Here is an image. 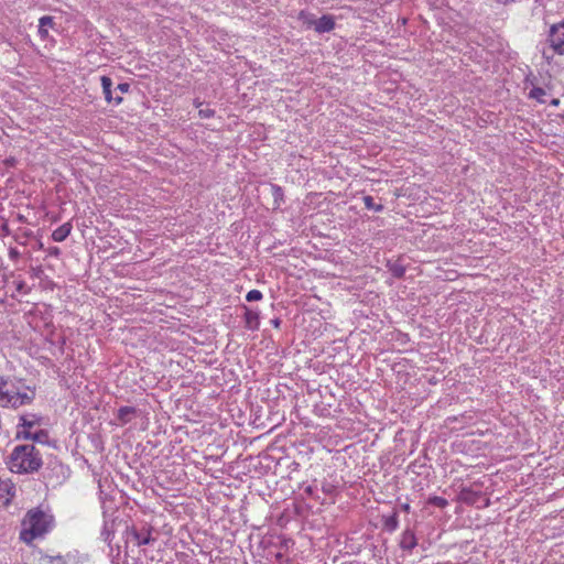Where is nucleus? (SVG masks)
<instances>
[{"instance_id": "obj_1", "label": "nucleus", "mask_w": 564, "mask_h": 564, "mask_svg": "<svg viewBox=\"0 0 564 564\" xmlns=\"http://www.w3.org/2000/svg\"><path fill=\"white\" fill-rule=\"evenodd\" d=\"M8 467L15 474H33L42 467V455L33 444L18 445L9 456Z\"/></svg>"}, {"instance_id": "obj_2", "label": "nucleus", "mask_w": 564, "mask_h": 564, "mask_svg": "<svg viewBox=\"0 0 564 564\" xmlns=\"http://www.w3.org/2000/svg\"><path fill=\"white\" fill-rule=\"evenodd\" d=\"M52 518L40 509L29 510L22 520L20 539L31 544L36 538L48 532Z\"/></svg>"}, {"instance_id": "obj_3", "label": "nucleus", "mask_w": 564, "mask_h": 564, "mask_svg": "<svg viewBox=\"0 0 564 564\" xmlns=\"http://www.w3.org/2000/svg\"><path fill=\"white\" fill-rule=\"evenodd\" d=\"M33 399L34 392L29 394L25 392H19L18 390L9 387L0 398V406L18 409L24 404L32 403Z\"/></svg>"}, {"instance_id": "obj_4", "label": "nucleus", "mask_w": 564, "mask_h": 564, "mask_svg": "<svg viewBox=\"0 0 564 564\" xmlns=\"http://www.w3.org/2000/svg\"><path fill=\"white\" fill-rule=\"evenodd\" d=\"M549 42L555 53L564 55V30H560L558 26H551Z\"/></svg>"}, {"instance_id": "obj_5", "label": "nucleus", "mask_w": 564, "mask_h": 564, "mask_svg": "<svg viewBox=\"0 0 564 564\" xmlns=\"http://www.w3.org/2000/svg\"><path fill=\"white\" fill-rule=\"evenodd\" d=\"M482 494L480 491H474L470 488L463 487L458 494V501L468 506H478Z\"/></svg>"}, {"instance_id": "obj_6", "label": "nucleus", "mask_w": 564, "mask_h": 564, "mask_svg": "<svg viewBox=\"0 0 564 564\" xmlns=\"http://www.w3.org/2000/svg\"><path fill=\"white\" fill-rule=\"evenodd\" d=\"M100 82L106 101L109 104L113 102L115 105H120L122 102V97L112 96V79L108 76H101Z\"/></svg>"}, {"instance_id": "obj_7", "label": "nucleus", "mask_w": 564, "mask_h": 564, "mask_svg": "<svg viewBox=\"0 0 564 564\" xmlns=\"http://www.w3.org/2000/svg\"><path fill=\"white\" fill-rule=\"evenodd\" d=\"M335 19L330 14H324L316 20L315 31L319 34L328 33L335 29Z\"/></svg>"}, {"instance_id": "obj_8", "label": "nucleus", "mask_w": 564, "mask_h": 564, "mask_svg": "<svg viewBox=\"0 0 564 564\" xmlns=\"http://www.w3.org/2000/svg\"><path fill=\"white\" fill-rule=\"evenodd\" d=\"M399 545L402 550L411 552L417 545V539L414 531L411 529L404 530Z\"/></svg>"}, {"instance_id": "obj_9", "label": "nucleus", "mask_w": 564, "mask_h": 564, "mask_svg": "<svg viewBox=\"0 0 564 564\" xmlns=\"http://www.w3.org/2000/svg\"><path fill=\"white\" fill-rule=\"evenodd\" d=\"M245 310V326L248 329L254 330L259 328V313L243 306Z\"/></svg>"}, {"instance_id": "obj_10", "label": "nucleus", "mask_w": 564, "mask_h": 564, "mask_svg": "<svg viewBox=\"0 0 564 564\" xmlns=\"http://www.w3.org/2000/svg\"><path fill=\"white\" fill-rule=\"evenodd\" d=\"M72 229L70 223H64L53 231L52 239L56 242H62L70 235Z\"/></svg>"}, {"instance_id": "obj_11", "label": "nucleus", "mask_w": 564, "mask_h": 564, "mask_svg": "<svg viewBox=\"0 0 564 564\" xmlns=\"http://www.w3.org/2000/svg\"><path fill=\"white\" fill-rule=\"evenodd\" d=\"M297 20L302 23V25L306 30H310V29L315 30L317 19L315 18V15L313 13L302 10L299 12Z\"/></svg>"}, {"instance_id": "obj_12", "label": "nucleus", "mask_w": 564, "mask_h": 564, "mask_svg": "<svg viewBox=\"0 0 564 564\" xmlns=\"http://www.w3.org/2000/svg\"><path fill=\"white\" fill-rule=\"evenodd\" d=\"M55 22L53 17L44 15L39 20V35L41 39H46L48 36L47 28H54Z\"/></svg>"}, {"instance_id": "obj_13", "label": "nucleus", "mask_w": 564, "mask_h": 564, "mask_svg": "<svg viewBox=\"0 0 564 564\" xmlns=\"http://www.w3.org/2000/svg\"><path fill=\"white\" fill-rule=\"evenodd\" d=\"M271 195L273 197V209L280 208L282 203L284 202V192L282 187L278 184H270Z\"/></svg>"}, {"instance_id": "obj_14", "label": "nucleus", "mask_w": 564, "mask_h": 564, "mask_svg": "<svg viewBox=\"0 0 564 564\" xmlns=\"http://www.w3.org/2000/svg\"><path fill=\"white\" fill-rule=\"evenodd\" d=\"M135 413L137 409L133 406H121L117 412V419L121 424H127L132 420Z\"/></svg>"}, {"instance_id": "obj_15", "label": "nucleus", "mask_w": 564, "mask_h": 564, "mask_svg": "<svg viewBox=\"0 0 564 564\" xmlns=\"http://www.w3.org/2000/svg\"><path fill=\"white\" fill-rule=\"evenodd\" d=\"M131 535L137 541L138 545H147L150 544L153 539L151 536V529H148L144 533L139 532L137 529H131Z\"/></svg>"}, {"instance_id": "obj_16", "label": "nucleus", "mask_w": 564, "mask_h": 564, "mask_svg": "<svg viewBox=\"0 0 564 564\" xmlns=\"http://www.w3.org/2000/svg\"><path fill=\"white\" fill-rule=\"evenodd\" d=\"M382 521L384 530L390 533L394 532L399 527L398 512L393 511L390 516H383Z\"/></svg>"}, {"instance_id": "obj_17", "label": "nucleus", "mask_w": 564, "mask_h": 564, "mask_svg": "<svg viewBox=\"0 0 564 564\" xmlns=\"http://www.w3.org/2000/svg\"><path fill=\"white\" fill-rule=\"evenodd\" d=\"M15 494V487L10 480H0V498L9 500Z\"/></svg>"}, {"instance_id": "obj_18", "label": "nucleus", "mask_w": 564, "mask_h": 564, "mask_svg": "<svg viewBox=\"0 0 564 564\" xmlns=\"http://www.w3.org/2000/svg\"><path fill=\"white\" fill-rule=\"evenodd\" d=\"M387 268H388L389 272L397 279H401L405 274V267L398 261H395V262L389 261L387 263Z\"/></svg>"}, {"instance_id": "obj_19", "label": "nucleus", "mask_w": 564, "mask_h": 564, "mask_svg": "<svg viewBox=\"0 0 564 564\" xmlns=\"http://www.w3.org/2000/svg\"><path fill=\"white\" fill-rule=\"evenodd\" d=\"M115 531V522L113 521H105L101 530V538L109 545L111 543V538Z\"/></svg>"}, {"instance_id": "obj_20", "label": "nucleus", "mask_w": 564, "mask_h": 564, "mask_svg": "<svg viewBox=\"0 0 564 564\" xmlns=\"http://www.w3.org/2000/svg\"><path fill=\"white\" fill-rule=\"evenodd\" d=\"M46 436V433L44 431H39L36 433H31L29 431L18 432V437H22L24 440H32L42 442V438Z\"/></svg>"}, {"instance_id": "obj_21", "label": "nucleus", "mask_w": 564, "mask_h": 564, "mask_svg": "<svg viewBox=\"0 0 564 564\" xmlns=\"http://www.w3.org/2000/svg\"><path fill=\"white\" fill-rule=\"evenodd\" d=\"M362 200H364L365 207H366L367 209H372V210H375V212H381V210H383V205H381V204H376V203H375V200H373V198H372L371 196H369V195L364 196V197H362Z\"/></svg>"}, {"instance_id": "obj_22", "label": "nucleus", "mask_w": 564, "mask_h": 564, "mask_svg": "<svg viewBox=\"0 0 564 564\" xmlns=\"http://www.w3.org/2000/svg\"><path fill=\"white\" fill-rule=\"evenodd\" d=\"M427 503L438 508H445L448 505V501L443 497L432 496L429 498Z\"/></svg>"}, {"instance_id": "obj_23", "label": "nucleus", "mask_w": 564, "mask_h": 564, "mask_svg": "<svg viewBox=\"0 0 564 564\" xmlns=\"http://www.w3.org/2000/svg\"><path fill=\"white\" fill-rule=\"evenodd\" d=\"M545 95V90L541 87H533L530 91V97L539 100L540 102H544L542 97Z\"/></svg>"}, {"instance_id": "obj_24", "label": "nucleus", "mask_w": 564, "mask_h": 564, "mask_svg": "<svg viewBox=\"0 0 564 564\" xmlns=\"http://www.w3.org/2000/svg\"><path fill=\"white\" fill-rule=\"evenodd\" d=\"M262 296L263 295L259 290H251L247 293L246 300L248 302L260 301L262 299Z\"/></svg>"}, {"instance_id": "obj_25", "label": "nucleus", "mask_w": 564, "mask_h": 564, "mask_svg": "<svg viewBox=\"0 0 564 564\" xmlns=\"http://www.w3.org/2000/svg\"><path fill=\"white\" fill-rule=\"evenodd\" d=\"M198 115L203 119H208L215 116V110L210 108H202L198 110Z\"/></svg>"}, {"instance_id": "obj_26", "label": "nucleus", "mask_w": 564, "mask_h": 564, "mask_svg": "<svg viewBox=\"0 0 564 564\" xmlns=\"http://www.w3.org/2000/svg\"><path fill=\"white\" fill-rule=\"evenodd\" d=\"M20 422H21V423H20V425H21V426H23V427H26V429H31V427H32V426H34V424H35V421H30V420H28V417H26V416H24V415H22V416L20 417Z\"/></svg>"}, {"instance_id": "obj_27", "label": "nucleus", "mask_w": 564, "mask_h": 564, "mask_svg": "<svg viewBox=\"0 0 564 564\" xmlns=\"http://www.w3.org/2000/svg\"><path fill=\"white\" fill-rule=\"evenodd\" d=\"M20 256L21 254H20V252H19V250L17 248H10L9 249V258H10V260L18 261Z\"/></svg>"}, {"instance_id": "obj_28", "label": "nucleus", "mask_w": 564, "mask_h": 564, "mask_svg": "<svg viewBox=\"0 0 564 564\" xmlns=\"http://www.w3.org/2000/svg\"><path fill=\"white\" fill-rule=\"evenodd\" d=\"M47 254L51 257L58 258L61 254V249L58 247H50L47 249Z\"/></svg>"}, {"instance_id": "obj_29", "label": "nucleus", "mask_w": 564, "mask_h": 564, "mask_svg": "<svg viewBox=\"0 0 564 564\" xmlns=\"http://www.w3.org/2000/svg\"><path fill=\"white\" fill-rule=\"evenodd\" d=\"M130 89V85L128 83H120L117 87H116V90H119L120 93H128Z\"/></svg>"}, {"instance_id": "obj_30", "label": "nucleus", "mask_w": 564, "mask_h": 564, "mask_svg": "<svg viewBox=\"0 0 564 564\" xmlns=\"http://www.w3.org/2000/svg\"><path fill=\"white\" fill-rule=\"evenodd\" d=\"M489 506H490V499L482 495V498L480 499V501H479L477 507L478 508H487Z\"/></svg>"}, {"instance_id": "obj_31", "label": "nucleus", "mask_w": 564, "mask_h": 564, "mask_svg": "<svg viewBox=\"0 0 564 564\" xmlns=\"http://www.w3.org/2000/svg\"><path fill=\"white\" fill-rule=\"evenodd\" d=\"M271 324L273 325V327L279 328L280 325H281V319L280 318H273V319H271Z\"/></svg>"}, {"instance_id": "obj_32", "label": "nucleus", "mask_w": 564, "mask_h": 564, "mask_svg": "<svg viewBox=\"0 0 564 564\" xmlns=\"http://www.w3.org/2000/svg\"><path fill=\"white\" fill-rule=\"evenodd\" d=\"M24 285H25V283H24L23 281H20V282L17 284V290H18L19 292H21V291L23 290Z\"/></svg>"}, {"instance_id": "obj_33", "label": "nucleus", "mask_w": 564, "mask_h": 564, "mask_svg": "<svg viewBox=\"0 0 564 564\" xmlns=\"http://www.w3.org/2000/svg\"><path fill=\"white\" fill-rule=\"evenodd\" d=\"M401 509H402L404 512H409V511H410V505H409V503H403V505H401Z\"/></svg>"}, {"instance_id": "obj_34", "label": "nucleus", "mask_w": 564, "mask_h": 564, "mask_svg": "<svg viewBox=\"0 0 564 564\" xmlns=\"http://www.w3.org/2000/svg\"><path fill=\"white\" fill-rule=\"evenodd\" d=\"M14 162H15V160H14L13 158L7 159V160L4 161V163H6L7 165H13V164H14Z\"/></svg>"}, {"instance_id": "obj_35", "label": "nucleus", "mask_w": 564, "mask_h": 564, "mask_svg": "<svg viewBox=\"0 0 564 564\" xmlns=\"http://www.w3.org/2000/svg\"><path fill=\"white\" fill-rule=\"evenodd\" d=\"M51 561H58V562H63V557L61 555H57V556H51L50 557Z\"/></svg>"}, {"instance_id": "obj_36", "label": "nucleus", "mask_w": 564, "mask_h": 564, "mask_svg": "<svg viewBox=\"0 0 564 564\" xmlns=\"http://www.w3.org/2000/svg\"><path fill=\"white\" fill-rule=\"evenodd\" d=\"M552 26H558L560 30H564V20L557 24H553Z\"/></svg>"}, {"instance_id": "obj_37", "label": "nucleus", "mask_w": 564, "mask_h": 564, "mask_svg": "<svg viewBox=\"0 0 564 564\" xmlns=\"http://www.w3.org/2000/svg\"><path fill=\"white\" fill-rule=\"evenodd\" d=\"M560 100L558 99H552L551 105L552 106H558Z\"/></svg>"}, {"instance_id": "obj_38", "label": "nucleus", "mask_w": 564, "mask_h": 564, "mask_svg": "<svg viewBox=\"0 0 564 564\" xmlns=\"http://www.w3.org/2000/svg\"><path fill=\"white\" fill-rule=\"evenodd\" d=\"M32 235V232H25L24 236L25 237H30Z\"/></svg>"}, {"instance_id": "obj_39", "label": "nucleus", "mask_w": 564, "mask_h": 564, "mask_svg": "<svg viewBox=\"0 0 564 564\" xmlns=\"http://www.w3.org/2000/svg\"><path fill=\"white\" fill-rule=\"evenodd\" d=\"M39 248L43 249V243L41 241L39 242Z\"/></svg>"}]
</instances>
